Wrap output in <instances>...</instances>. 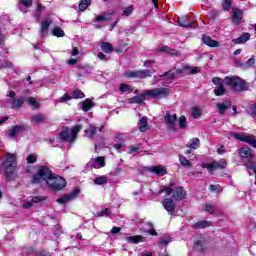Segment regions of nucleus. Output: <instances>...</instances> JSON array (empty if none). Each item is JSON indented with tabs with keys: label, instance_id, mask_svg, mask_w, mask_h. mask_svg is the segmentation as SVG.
<instances>
[{
	"label": "nucleus",
	"instance_id": "31",
	"mask_svg": "<svg viewBox=\"0 0 256 256\" xmlns=\"http://www.w3.org/2000/svg\"><path fill=\"white\" fill-rule=\"evenodd\" d=\"M201 145V142L199 141V138H193L188 142L187 147L190 149H199Z\"/></svg>",
	"mask_w": 256,
	"mask_h": 256
},
{
	"label": "nucleus",
	"instance_id": "20",
	"mask_svg": "<svg viewBox=\"0 0 256 256\" xmlns=\"http://www.w3.org/2000/svg\"><path fill=\"white\" fill-rule=\"evenodd\" d=\"M82 111H91V109H93V107H95V104L93 103V101L89 98H87L86 100H84L82 103Z\"/></svg>",
	"mask_w": 256,
	"mask_h": 256
},
{
	"label": "nucleus",
	"instance_id": "63",
	"mask_svg": "<svg viewBox=\"0 0 256 256\" xmlns=\"http://www.w3.org/2000/svg\"><path fill=\"white\" fill-rule=\"evenodd\" d=\"M123 147H125V144H123V143L114 144V149H116V151H118V153H121V149H123Z\"/></svg>",
	"mask_w": 256,
	"mask_h": 256
},
{
	"label": "nucleus",
	"instance_id": "37",
	"mask_svg": "<svg viewBox=\"0 0 256 256\" xmlns=\"http://www.w3.org/2000/svg\"><path fill=\"white\" fill-rule=\"evenodd\" d=\"M173 239L169 235H164L160 238L159 245H165L167 246L169 243H171Z\"/></svg>",
	"mask_w": 256,
	"mask_h": 256
},
{
	"label": "nucleus",
	"instance_id": "54",
	"mask_svg": "<svg viewBox=\"0 0 256 256\" xmlns=\"http://www.w3.org/2000/svg\"><path fill=\"white\" fill-rule=\"evenodd\" d=\"M26 161L29 164L37 163V155L36 154H30L29 156H27Z\"/></svg>",
	"mask_w": 256,
	"mask_h": 256
},
{
	"label": "nucleus",
	"instance_id": "60",
	"mask_svg": "<svg viewBox=\"0 0 256 256\" xmlns=\"http://www.w3.org/2000/svg\"><path fill=\"white\" fill-rule=\"evenodd\" d=\"M246 67H255V56H251L246 62Z\"/></svg>",
	"mask_w": 256,
	"mask_h": 256
},
{
	"label": "nucleus",
	"instance_id": "43",
	"mask_svg": "<svg viewBox=\"0 0 256 256\" xmlns=\"http://www.w3.org/2000/svg\"><path fill=\"white\" fill-rule=\"evenodd\" d=\"M177 23L180 27H184V28L193 27V23L187 22V20L185 19H180L177 21Z\"/></svg>",
	"mask_w": 256,
	"mask_h": 256
},
{
	"label": "nucleus",
	"instance_id": "2",
	"mask_svg": "<svg viewBox=\"0 0 256 256\" xmlns=\"http://www.w3.org/2000/svg\"><path fill=\"white\" fill-rule=\"evenodd\" d=\"M4 159L5 161L2 163V167L7 181H11V179H13L15 169H17V155L7 152L4 155Z\"/></svg>",
	"mask_w": 256,
	"mask_h": 256
},
{
	"label": "nucleus",
	"instance_id": "61",
	"mask_svg": "<svg viewBox=\"0 0 256 256\" xmlns=\"http://www.w3.org/2000/svg\"><path fill=\"white\" fill-rule=\"evenodd\" d=\"M44 196H35L32 198V203H41V201H45Z\"/></svg>",
	"mask_w": 256,
	"mask_h": 256
},
{
	"label": "nucleus",
	"instance_id": "51",
	"mask_svg": "<svg viewBox=\"0 0 256 256\" xmlns=\"http://www.w3.org/2000/svg\"><path fill=\"white\" fill-rule=\"evenodd\" d=\"M231 3L232 0H224V2L222 3V8L224 9V11H231Z\"/></svg>",
	"mask_w": 256,
	"mask_h": 256
},
{
	"label": "nucleus",
	"instance_id": "46",
	"mask_svg": "<svg viewBox=\"0 0 256 256\" xmlns=\"http://www.w3.org/2000/svg\"><path fill=\"white\" fill-rule=\"evenodd\" d=\"M179 161L183 167H191V162L185 156L180 155Z\"/></svg>",
	"mask_w": 256,
	"mask_h": 256
},
{
	"label": "nucleus",
	"instance_id": "57",
	"mask_svg": "<svg viewBox=\"0 0 256 256\" xmlns=\"http://www.w3.org/2000/svg\"><path fill=\"white\" fill-rule=\"evenodd\" d=\"M209 190H210L212 193H219V191H221V186L211 184V185L209 186Z\"/></svg>",
	"mask_w": 256,
	"mask_h": 256
},
{
	"label": "nucleus",
	"instance_id": "34",
	"mask_svg": "<svg viewBox=\"0 0 256 256\" xmlns=\"http://www.w3.org/2000/svg\"><path fill=\"white\" fill-rule=\"evenodd\" d=\"M28 255L29 256H49V253H47V251H39V252H37L33 248H29Z\"/></svg>",
	"mask_w": 256,
	"mask_h": 256
},
{
	"label": "nucleus",
	"instance_id": "10",
	"mask_svg": "<svg viewBox=\"0 0 256 256\" xmlns=\"http://www.w3.org/2000/svg\"><path fill=\"white\" fill-rule=\"evenodd\" d=\"M88 165L91 167V169H103L105 167V157L98 156L96 158L90 159Z\"/></svg>",
	"mask_w": 256,
	"mask_h": 256
},
{
	"label": "nucleus",
	"instance_id": "49",
	"mask_svg": "<svg viewBox=\"0 0 256 256\" xmlns=\"http://www.w3.org/2000/svg\"><path fill=\"white\" fill-rule=\"evenodd\" d=\"M204 211L206 213L212 214V213H215V211H217V208L215 206L211 205V204H206L204 206Z\"/></svg>",
	"mask_w": 256,
	"mask_h": 256
},
{
	"label": "nucleus",
	"instance_id": "18",
	"mask_svg": "<svg viewBox=\"0 0 256 256\" xmlns=\"http://www.w3.org/2000/svg\"><path fill=\"white\" fill-rule=\"evenodd\" d=\"M147 97L148 96L146 92H144L143 94L130 98L128 101L129 103H136L138 105H141V103H143Z\"/></svg>",
	"mask_w": 256,
	"mask_h": 256
},
{
	"label": "nucleus",
	"instance_id": "11",
	"mask_svg": "<svg viewBox=\"0 0 256 256\" xmlns=\"http://www.w3.org/2000/svg\"><path fill=\"white\" fill-rule=\"evenodd\" d=\"M207 169L210 173H213V171L217 169H227V160L221 159L219 161L212 162L207 165Z\"/></svg>",
	"mask_w": 256,
	"mask_h": 256
},
{
	"label": "nucleus",
	"instance_id": "13",
	"mask_svg": "<svg viewBox=\"0 0 256 256\" xmlns=\"http://www.w3.org/2000/svg\"><path fill=\"white\" fill-rule=\"evenodd\" d=\"M162 205L170 215H173V213H175V202L173 201V199L165 198L162 202Z\"/></svg>",
	"mask_w": 256,
	"mask_h": 256
},
{
	"label": "nucleus",
	"instance_id": "53",
	"mask_svg": "<svg viewBox=\"0 0 256 256\" xmlns=\"http://www.w3.org/2000/svg\"><path fill=\"white\" fill-rule=\"evenodd\" d=\"M43 9H45V7H43V5L41 3L37 4V9H36V19H40L41 18V12L43 11Z\"/></svg>",
	"mask_w": 256,
	"mask_h": 256
},
{
	"label": "nucleus",
	"instance_id": "27",
	"mask_svg": "<svg viewBox=\"0 0 256 256\" xmlns=\"http://www.w3.org/2000/svg\"><path fill=\"white\" fill-rule=\"evenodd\" d=\"M100 49L104 53H113V45L109 42H102Z\"/></svg>",
	"mask_w": 256,
	"mask_h": 256
},
{
	"label": "nucleus",
	"instance_id": "58",
	"mask_svg": "<svg viewBox=\"0 0 256 256\" xmlns=\"http://www.w3.org/2000/svg\"><path fill=\"white\" fill-rule=\"evenodd\" d=\"M103 215H106V217H111V210L109 208H106L98 213V217H103Z\"/></svg>",
	"mask_w": 256,
	"mask_h": 256
},
{
	"label": "nucleus",
	"instance_id": "32",
	"mask_svg": "<svg viewBox=\"0 0 256 256\" xmlns=\"http://www.w3.org/2000/svg\"><path fill=\"white\" fill-rule=\"evenodd\" d=\"M147 129H149V124H147V117H142L140 119L139 131H141V133H145Z\"/></svg>",
	"mask_w": 256,
	"mask_h": 256
},
{
	"label": "nucleus",
	"instance_id": "36",
	"mask_svg": "<svg viewBox=\"0 0 256 256\" xmlns=\"http://www.w3.org/2000/svg\"><path fill=\"white\" fill-rule=\"evenodd\" d=\"M160 51H162L163 53H167L168 55H172L173 57L177 56V50L167 46L160 48Z\"/></svg>",
	"mask_w": 256,
	"mask_h": 256
},
{
	"label": "nucleus",
	"instance_id": "6",
	"mask_svg": "<svg viewBox=\"0 0 256 256\" xmlns=\"http://www.w3.org/2000/svg\"><path fill=\"white\" fill-rule=\"evenodd\" d=\"M146 95L148 97H152V99H165V97H169V95H171V89L163 87L153 88L146 90Z\"/></svg>",
	"mask_w": 256,
	"mask_h": 256
},
{
	"label": "nucleus",
	"instance_id": "9",
	"mask_svg": "<svg viewBox=\"0 0 256 256\" xmlns=\"http://www.w3.org/2000/svg\"><path fill=\"white\" fill-rule=\"evenodd\" d=\"M231 137H234V139H237L238 141H242L243 143H249V145H252V147L256 148L255 136L231 133Z\"/></svg>",
	"mask_w": 256,
	"mask_h": 256
},
{
	"label": "nucleus",
	"instance_id": "21",
	"mask_svg": "<svg viewBox=\"0 0 256 256\" xmlns=\"http://www.w3.org/2000/svg\"><path fill=\"white\" fill-rule=\"evenodd\" d=\"M249 39H251V34L244 33L239 38L234 39L233 43H235L236 45H241V43H247V41H249Z\"/></svg>",
	"mask_w": 256,
	"mask_h": 256
},
{
	"label": "nucleus",
	"instance_id": "17",
	"mask_svg": "<svg viewBox=\"0 0 256 256\" xmlns=\"http://www.w3.org/2000/svg\"><path fill=\"white\" fill-rule=\"evenodd\" d=\"M216 107L220 113V115H223L227 109H231V101H226L223 103H217Z\"/></svg>",
	"mask_w": 256,
	"mask_h": 256
},
{
	"label": "nucleus",
	"instance_id": "1",
	"mask_svg": "<svg viewBox=\"0 0 256 256\" xmlns=\"http://www.w3.org/2000/svg\"><path fill=\"white\" fill-rule=\"evenodd\" d=\"M44 181L53 191H61L67 185V181L61 176H55L51 169L47 166H42L33 176L32 183H41Z\"/></svg>",
	"mask_w": 256,
	"mask_h": 256
},
{
	"label": "nucleus",
	"instance_id": "64",
	"mask_svg": "<svg viewBox=\"0 0 256 256\" xmlns=\"http://www.w3.org/2000/svg\"><path fill=\"white\" fill-rule=\"evenodd\" d=\"M201 72V68L199 67H194L190 69V74L191 75H196V73H200Z\"/></svg>",
	"mask_w": 256,
	"mask_h": 256
},
{
	"label": "nucleus",
	"instance_id": "48",
	"mask_svg": "<svg viewBox=\"0 0 256 256\" xmlns=\"http://www.w3.org/2000/svg\"><path fill=\"white\" fill-rule=\"evenodd\" d=\"M191 115L194 119H199L201 117V109L198 107L192 108Z\"/></svg>",
	"mask_w": 256,
	"mask_h": 256
},
{
	"label": "nucleus",
	"instance_id": "33",
	"mask_svg": "<svg viewBox=\"0 0 256 256\" xmlns=\"http://www.w3.org/2000/svg\"><path fill=\"white\" fill-rule=\"evenodd\" d=\"M11 109H20V107H23V99H13L11 102Z\"/></svg>",
	"mask_w": 256,
	"mask_h": 256
},
{
	"label": "nucleus",
	"instance_id": "45",
	"mask_svg": "<svg viewBox=\"0 0 256 256\" xmlns=\"http://www.w3.org/2000/svg\"><path fill=\"white\" fill-rule=\"evenodd\" d=\"M139 149H141V145L140 144L130 145L128 147V153H129V155H131L133 153H137V151H139Z\"/></svg>",
	"mask_w": 256,
	"mask_h": 256
},
{
	"label": "nucleus",
	"instance_id": "28",
	"mask_svg": "<svg viewBox=\"0 0 256 256\" xmlns=\"http://www.w3.org/2000/svg\"><path fill=\"white\" fill-rule=\"evenodd\" d=\"M96 134H97V127L93 125H90L89 129L85 130V135L89 139H93V137H95Z\"/></svg>",
	"mask_w": 256,
	"mask_h": 256
},
{
	"label": "nucleus",
	"instance_id": "19",
	"mask_svg": "<svg viewBox=\"0 0 256 256\" xmlns=\"http://www.w3.org/2000/svg\"><path fill=\"white\" fill-rule=\"evenodd\" d=\"M27 126L26 125H21V126H14L10 131H9V137H15L18 133H21V131H26Z\"/></svg>",
	"mask_w": 256,
	"mask_h": 256
},
{
	"label": "nucleus",
	"instance_id": "52",
	"mask_svg": "<svg viewBox=\"0 0 256 256\" xmlns=\"http://www.w3.org/2000/svg\"><path fill=\"white\" fill-rule=\"evenodd\" d=\"M20 5L29 9V7L33 6V0H19Z\"/></svg>",
	"mask_w": 256,
	"mask_h": 256
},
{
	"label": "nucleus",
	"instance_id": "23",
	"mask_svg": "<svg viewBox=\"0 0 256 256\" xmlns=\"http://www.w3.org/2000/svg\"><path fill=\"white\" fill-rule=\"evenodd\" d=\"M150 171H152V173H155L156 175H159L160 177H163V175H166L167 173V169L162 166H153L150 168Z\"/></svg>",
	"mask_w": 256,
	"mask_h": 256
},
{
	"label": "nucleus",
	"instance_id": "25",
	"mask_svg": "<svg viewBox=\"0 0 256 256\" xmlns=\"http://www.w3.org/2000/svg\"><path fill=\"white\" fill-rule=\"evenodd\" d=\"M127 243H143L145 241V238L141 235L136 236H128L126 237Z\"/></svg>",
	"mask_w": 256,
	"mask_h": 256
},
{
	"label": "nucleus",
	"instance_id": "38",
	"mask_svg": "<svg viewBox=\"0 0 256 256\" xmlns=\"http://www.w3.org/2000/svg\"><path fill=\"white\" fill-rule=\"evenodd\" d=\"M89 5H91V0H81L78 8L80 11H85Z\"/></svg>",
	"mask_w": 256,
	"mask_h": 256
},
{
	"label": "nucleus",
	"instance_id": "5",
	"mask_svg": "<svg viewBox=\"0 0 256 256\" xmlns=\"http://www.w3.org/2000/svg\"><path fill=\"white\" fill-rule=\"evenodd\" d=\"M164 191L168 196L173 194L174 199H177L178 201H181L187 197V192L181 186H175L172 184L169 187H162L159 193H164Z\"/></svg>",
	"mask_w": 256,
	"mask_h": 256
},
{
	"label": "nucleus",
	"instance_id": "42",
	"mask_svg": "<svg viewBox=\"0 0 256 256\" xmlns=\"http://www.w3.org/2000/svg\"><path fill=\"white\" fill-rule=\"evenodd\" d=\"M85 97V93L81 90H74L72 92V99H83Z\"/></svg>",
	"mask_w": 256,
	"mask_h": 256
},
{
	"label": "nucleus",
	"instance_id": "3",
	"mask_svg": "<svg viewBox=\"0 0 256 256\" xmlns=\"http://www.w3.org/2000/svg\"><path fill=\"white\" fill-rule=\"evenodd\" d=\"M83 129L82 125H76L72 127L71 131L69 132V128L67 126L62 127V131L59 134L61 141H65L66 143H75L77 139V133Z\"/></svg>",
	"mask_w": 256,
	"mask_h": 256
},
{
	"label": "nucleus",
	"instance_id": "22",
	"mask_svg": "<svg viewBox=\"0 0 256 256\" xmlns=\"http://www.w3.org/2000/svg\"><path fill=\"white\" fill-rule=\"evenodd\" d=\"M46 119L47 117L44 114H36L30 117V121L36 123L37 125H39V123H44Z\"/></svg>",
	"mask_w": 256,
	"mask_h": 256
},
{
	"label": "nucleus",
	"instance_id": "4",
	"mask_svg": "<svg viewBox=\"0 0 256 256\" xmlns=\"http://www.w3.org/2000/svg\"><path fill=\"white\" fill-rule=\"evenodd\" d=\"M224 85H227V87H231L232 91L241 92V91H247V83L243 81V79L233 76V77H225L223 79Z\"/></svg>",
	"mask_w": 256,
	"mask_h": 256
},
{
	"label": "nucleus",
	"instance_id": "55",
	"mask_svg": "<svg viewBox=\"0 0 256 256\" xmlns=\"http://www.w3.org/2000/svg\"><path fill=\"white\" fill-rule=\"evenodd\" d=\"M194 251H198V253L203 252V243H201V241L195 242Z\"/></svg>",
	"mask_w": 256,
	"mask_h": 256
},
{
	"label": "nucleus",
	"instance_id": "44",
	"mask_svg": "<svg viewBox=\"0 0 256 256\" xmlns=\"http://www.w3.org/2000/svg\"><path fill=\"white\" fill-rule=\"evenodd\" d=\"M52 33L55 37H65V32L59 27H55Z\"/></svg>",
	"mask_w": 256,
	"mask_h": 256
},
{
	"label": "nucleus",
	"instance_id": "56",
	"mask_svg": "<svg viewBox=\"0 0 256 256\" xmlns=\"http://www.w3.org/2000/svg\"><path fill=\"white\" fill-rule=\"evenodd\" d=\"M71 99H73L72 96H69V94H64L59 98V103H67V101H71Z\"/></svg>",
	"mask_w": 256,
	"mask_h": 256
},
{
	"label": "nucleus",
	"instance_id": "35",
	"mask_svg": "<svg viewBox=\"0 0 256 256\" xmlns=\"http://www.w3.org/2000/svg\"><path fill=\"white\" fill-rule=\"evenodd\" d=\"M119 91L121 93H133V87L129 86L128 84L122 83L119 86Z\"/></svg>",
	"mask_w": 256,
	"mask_h": 256
},
{
	"label": "nucleus",
	"instance_id": "41",
	"mask_svg": "<svg viewBox=\"0 0 256 256\" xmlns=\"http://www.w3.org/2000/svg\"><path fill=\"white\" fill-rule=\"evenodd\" d=\"M133 6H128L123 8L122 16L123 17H130L133 14Z\"/></svg>",
	"mask_w": 256,
	"mask_h": 256
},
{
	"label": "nucleus",
	"instance_id": "50",
	"mask_svg": "<svg viewBox=\"0 0 256 256\" xmlns=\"http://www.w3.org/2000/svg\"><path fill=\"white\" fill-rule=\"evenodd\" d=\"M28 103L31 105V107H33V109H39V102H37L34 97H30L28 99Z\"/></svg>",
	"mask_w": 256,
	"mask_h": 256
},
{
	"label": "nucleus",
	"instance_id": "47",
	"mask_svg": "<svg viewBox=\"0 0 256 256\" xmlns=\"http://www.w3.org/2000/svg\"><path fill=\"white\" fill-rule=\"evenodd\" d=\"M179 127L180 129H187V118L185 116L179 118Z\"/></svg>",
	"mask_w": 256,
	"mask_h": 256
},
{
	"label": "nucleus",
	"instance_id": "12",
	"mask_svg": "<svg viewBox=\"0 0 256 256\" xmlns=\"http://www.w3.org/2000/svg\"><path fill=\"white\" fill-rule=\"evenodd\" d=\"M239 155L240 157H242V159H247V163H253V159H255V154H253V150H251V148L249 147H243L240 149L239 151Z\"/></svg>",
	"mask_w": 256,
	"mask_h": 256
},
{
	"label": "nucleus",
	"instance_id": "59",
	"mask_svg": "<svg viewBox=\"0 0 256 256\" xmlns=\"http://www.w3.org/2000/svg\"><path fill=\"white\" fill-rule=\"evenodd\" d=\"M212 83L218 87L219 85H223V80L219 77L212 78Z\"/></svg>",
	"mask_w": 256,
	"mask_h": 256
},
{
	"label": "nucleus",
	"instance_id": "26",
	"mask_svg": "<svg viewBox=\"0 0 256 256\" xmlns=\"http://www.w3.org/2000/svg\"><path fill=\"white\" fill-rule=\"evenodd\" d=\"M111 15H115V11H111L110 13H106L104 15L96 16V22L99 23L101 21H110Z\"/></svg>",
	"mask_w": 256,
	"mask_h": 256
},
{
	"label": "nucleus",
	"instance_id": "7",
	"mask_svg": "<svg viewBox=\"0 0 256 256\" xmlns=\"http://www.w3.org/2000/svg\"><path fill=\"white\" fill-rule=\"evenodd\" d=\"M124 77L127 79H145L151 77V71L149 70H127L124 72Z\"/></svg>",
	"mask_w": 256,
	"mask_h": 256
},
{
	"label": "nucleus",
	"instance_id": "40",
	"mask_svg": "<svg viewBox=\"0 0 256 256\" xmlns=\"http://www.w3.org/2000/svg\"><path fill=\"white\" fill-rule=\"evenodd\" d=\"M195 227H199L200 229H205V228H207V227H211V222L205 221V220L198 221V222L195 224Z\"/></svg>",
	"mask_w": 256,
	"mask_h": 256
},
{
	"label": "nucleus",
	"instance_id": "14",
	"mask_svg": "<svg viewBox=\"0 0 256 256\" xmlns=\"http://www.w3.org/2000/svg\"><path fill=\"white\" fill-rule=\"evenodd\" d=\"M241 19H243V11L239 8H232V21L235 25H239V23H241Z\"/></svg>",
	"mask_w": 256,
	"mask_h": 256
},
{
	"label": "nucleus",
	"instance_id": "39",
	"mask_svg": "<svg viewBox=\"0 0 256 256\" xmlns=\"http://www.w3.org/2000/svg\"><path fill=\"white\" fill-rule=\"evenodd\" d=\"M49 25H51V20L49 19L44 20L41 25V32L47 33V31H49Z\"/></svg>",
	"mask_w": 256,
	"mask_h": 256
},
{
	"label": "nucleus",
	"instance_id": "24",
	"mask_svg": "<svg viewBox=\"0 0 256 256\" xmlns=\"http://www.w3.org/2000/svg\"><path fill=\"white\" fill-rule=\"evenodd\" d=\"M202 41H203V43H205V45H208V47H218L219 46V42L211 39V37H209V36L204 35L202 37Z\"/></svg>",
	"mask_w": 256,
	"mask_h": 256
},
{
	"label": "nucleus",
	"instance_id": "29",
	"mask_svg": "<svg viewBox=\"0 0 256 256\" xmlns=\"http://www.w3.org/2000/svg\"><path fill=\"white\" fill-rule=\"evenodd\" d=\"M109 177L102 175L94 179L95 185H107Z\"/></svg>",
	"mask_w": 256,
	"mask_h": 256
},
{
	"label": "nucleus",
	"instance_id": "8",
	"mask_svg": "<svg viewBox=\"0 0 256 256\" xmlns=\"http://www.w3.org/2000/svg\"><path fill=\"white\" fill-rule=\"evenodd\" d=\"M164 121L170 131H177V114L167 112Z\"/></svg>",
	"mask_w": 256,
	"mask_h": 256
},
{
	"label": "nucleus",
	"instance_id": "62",
	"mask_svg": "<svg viewBox=\"0 0 256 256\" xmlns=\"http://www.w3.org/2000/svg\"><path fill=\"white\" fill-rule=\"evenodd\" d=\"M23 207H24V209H31V207H33V200H31V201L25 200Z\"/></svg>",
	"mask_w": 256,
	"mask_h": 256
},
{
	"label": "nucleus",
	"instance_id": "30",
	"mask_svg": "<svg viewBox=\"0 0 256 256\" xmlns=\"http://www.w3.org/2000/svg\"><path fill=\"white\" fill-rule=\"evenodd\" d=\"M225 93H227V90H225V86H223V84H220L219 86H216L214 88V94L217 97H221V96L225 95Z\"/></svg>",
	"mask_w": 256,
	"mask_h": 256
},
{
	"label": "nucleus",
	"instance_id": "16",
	"mask_svg": "<svg viewBox=\"0 0 256 256\" xmlns=\"http://www.w3.org/2000/svg\"><path fill=\"white\" fill-rule=\"evenodd\" d=\"M165 83H172L175 80V73L173 71H167L163 75L159 76Z\"/></svg>",
	"mask_w": 256,
	"mask_h": 256
},
{
	"label": "nucleus",
	"instance_id": "15",
	"mask_svg": "<svg viewBox=\"0 0 256 256\" xmlns=\"http://www.w3.org/2000/svg\"><path fill=\"white\" fill-rule=\"evenodd\" d=\"M79 193H81V191L79 189H75L71 194L65 195L61 198H58V203H67L69 201H71V199H75V197H77V195H79Z\"/></svg>",
	"mask_w": 256,
	"mask_h": 256
}]
</instances>
